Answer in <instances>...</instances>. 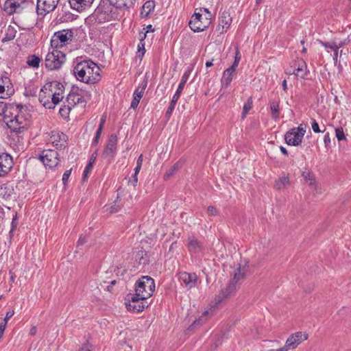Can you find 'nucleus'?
Returning <instances> with one entry per match:
<instances>
[{
    "label": "nucleus",
    "mask_w": 351,
    "mask_h": 351,
    "mask_svg": "<svg viewBox=\"0 0 351 351\" xmlns=\"http://www.w3.org/2000/svg\"><path fill=\"white\" fill-rule=\"evenodd\" d=\"M118 8L112 5L109 0H100L99 5L95 10L93 16L98 23L116 20L119 18Z\"/></svg>",
    "instance_id": "f257e3e1"
},
{
    "label": "nucleus",
    "mask_w": 351,
    "mask_h": 351,
    "mask_svg": "<svg viewBox=\"0 0 351 351\" xmlns=\"http://www.w3.org/2000/svg\"><path fill=\"white\" fill-rule=\"evenodd\" d=\"M155 290V282L152 278L143 276L139 278L135 284V295L132 298V301L138 300H147L150 298Z\"/></svg>",
    "instance_id": "f03ea898"
},
{
    "label": "nucleus",
    "mask_w": 351,
    "mask_h": 351,
    "mask_svg": "<svg viewBox=\"0 0 351 351\" xmlns=\"http://www.w3.org/2000/svg\"><path fill=\"white\" fill-rule=\"evenodd\" d=\"M91 96L90 91L73 85L66 96L65 103L69 104V105L73 108L76 105H82L84 107L87 102L91 99Z\"/></svg>",
    "instance_id": "7ed1b4c3"
},
{
    "label": "nucleus",
    "mask_w": 351,
    "mask_h": 351,
    "mask_svg": "<svg viewBox=\"0 0 351 351\" xmlns=\"http://www.w3.org/2000/svg\"><path fill=\"white\" fill-rule=\"evenodd\" d=\"M93 66L95 67V62L90 59L82 60V57H77L73 62V73L77 80L83 82L86 79L87 69Z\"/></svg>",
    "instance_id": "20e7f679"
},
{
    "label": "nucleus",
    "mask_w": 351,
    "mask_h": 351,
    "mask_svg": "<svg viewBox=\"0 0 351 351\" xmlns=\"http://www.w3.org/2000/svg\"><path fill=\"white\" fill-rule=\"evenodd\" d=\"M66 55L61 51L53 49V51L49 52L46 56L45 65L49 70H58L64 63Z\"/></svg>",
    "instance_id": "39448f33"
},
{
    "label": "nucleus",
    "mask_w": 351,
    "mask_h": 351,
    "mask_svg": "<svg viewBox=\"0 0 351 351\" xmlns=\"http://www.w3.org/2000/svg\"><path fill=\"white\" fill-rule=\"evenodd\" d=\"M34 5V0H6L3 5V10L7 14H20L25 9Z\"/></svg>",
    "instance_id": "423d86ee"
},
{
    "label": "nucleus",
    "mask_w": 351,
    "mask_h": 351,
    "mask_svg": "<svg viewBox=\"0 0 351 351\" xmlns=\"http://www.w3.org/2000/svg\"><path fill=\"white\" fill-rule=\"evenodd\" d=\"M73 34L71 29H62L53 34L51 39V47L58 49L65 46L68 40H72Z\"/></svg>",
    "instance_id": "0eeeda50"
},
{
    "label": "nucleus",
    "mask_w": 351,
    "mask_h": 351,
    "mask_svg": "<svg viewBox=\"0 0 351 351\" xmlns=\"http://www.w3.org/2000/svg\"><path fill=\"white\" fill-rule=\"evenodd\" d=\"M117 135L115 134H110L101 153V157L107 160L108 162H111L117 155Z\"/></svg>",
    "instance_id": "6e6552de"
},
{
    "label": "nucleus",
    "mask_w": 351,
    "mask_h": 351,
    "mask_svg": "<svg viewBox=\"0 0 351 351\" xmlns=\"http://www.w3.org/2000/svg\"><path fill=\"white\" fill-rule=\"evenodd\" d=\"M39 158L45 167L50 169L56 167L60 162L59 154L53 149L44 150L39 156Z\"/></svg>",
    "instance_id": "1a4fd4ad"
},
{
    "label": "nucleus",
    "mask_w": 351,
    "mask_h": 351,
    "mask_svg": "<svg viewBox=\"0 0 351 351\" xmlns=\"http://www.w3.org/2000/svg\"><path fill=\"white\" fill-rule=\"evenodd\" d=\"M208 19V18H206L205 21H203L202 15L199 13L195 12L192 16L189 25L191 29L194 32H203L210 24Z\"/></svg>",
    "instance_id": "9d476101"
},
{
    "label": "nucleus",
    "mask_w": 351,
    "mask_h": 351,
    "mask_svg": "<svg viewBox=\"0 0 351 351\" xmlns=\"http://www.w3.org/2000/svg\"><path fill=\"white\" fill-rule=\"evenodd\" d=\"M60 0H37L36 12L38 15L45 16L53 11Z\"/></svg>",
    "instance_id": "9b49d317"
},
{
    "label": "nucleus",
    "mask_w": 351,
    "mask_h": 351,
    "mask_svg": "<svg viewBox=\"0 0 351 351\" xmlns=\"http://www.w3.org/2000/svg\"><path fill=\"white\" fill-rule=\"evenodd\" d=\"M133 295H135V294L130 293L127 295L128 302H126L125 304L128 311L139 313L148 307L149 304L146 302V300H138L136 302L132 301Z\"/></svg>",
    "instance_id": "f8f14e48"
},
{
    "label": "nucleus",
    "mask_w": 351,
    "mask_h": 351,
    "mask_svg": "<svg viewBox=\"0 0 351 351\" xmlns=\"http://www.w3.org/2000/svg\"><path fill=\"white\" fill-rule=\"evenodd\" d=\"M13 167L12 156L7 153L0 154V177L8 174Z\"/></svg>",
    "instance_id": "ddd939ff"
},
{
    "label": "nucleus",
    "mask_w": 351,
    "mask_h": 351,
    "mask_svg": "<svg viewBox=\"0 0 351 351\" xmlns=\"http://www.w3.org/2000/svg\"><path fill=\"white\" fill-rule=\"evenodd\" d=\"M178 276L179 280L189 289L195 287L197 285V276L195 273L181 271L178 274Z\"/></svg>",
    "instance_id": "4468645a"
},
{
    "label": "nucleus",
    "mask_w": 351,
    "mask_h": 351,
    "mask_svg": "<svg viewBox=\"0 0 351 351\" xmlns=\"http://www.w3.org/2000/svg\"><path fill=\"white\" fill-rule=\"evenodd\" d=\"M86 79L82 82L88 84H94L101 80L100 68L95 62V67L93 66L87 69Z\"/></svg>",
    "instance_id": "2eb2a0df"
},
{
    "label": "nucleus",
    "mask_w": 351,
    "mask_h": 351,
    "mask_svg": "<svg viewBox=\"0 0 351 351\" xmlns=\"http://www.w3.org/2000/svg\"><path fill=\"white\" fill-rule=\"evenodd\" d=\"M95 0H69L71 8L77 12H83L90 8Z\"/></svg>",
    "instance_id": "dca6fc26"
},
{
    "label": "nucleus",
    "mask_w": 351,
    "mask_h": 351,
    "mask_svg": "<svg viewBox=\"0 0 351 351\" xmlns=\"http://www.w3.org/2000/svg\"><path fill=\"white\" fill-rule=\"evenodd\" d=\"M236 286L234 283H228L225 289H222L220 293L215 297V302L217 304H220L225 299L228 298L232 293L234 292Z\"/></svg>",
    "instance_id": "f3484780"
},
{
    "label": "nucleus",
    "mask_w": 351,
    "mask_h": 351,
    "mask_svg": "<svg viewBox=\"0 0 351 351\" xmlns=\"http://www.w3.org/2000/svg\"><path fill=\"white\" fill-rule=\"evenodd\" d=\"M51 138H53V144L56 149H62L66 147L68 136L65 134L57 132L56 134H53Z\"/></svg>",
    "instance_id": "a211bd4d"
},
{
    "label": "nucleus",
    "mask_w": 351,
    "mask_h": 351,
    "mask_svg": "<svg viewBox=\"0 0 351 351\" xmlns=\"http://www.w3.org/2000/svg\"><path fill=\"white\" fill-rule=\"evenodd\" d=\"M298 132H297L295 130H289L285 134V140L286 143L288 145L292 146H298L300 145L302 142L303 138H299V139H296V136H298Z\"/></svg>",
    "instance_id": "6ab92c4d"
},
{
    "label": "nucleus",
    "mask_w": 351,
    "mask_h": 351,
    "mask_svg": "<svg viewBox=\"0 0 351 351\" xmlns=\"http://www.w3.org/2000/svg\"><path fill=\"white\" fill-rule=\"evenodd\" d=\"M187 247L191 254H197L203 250L202 243L193 236L188 238Z\"/></svg>",
    "instance_id": "aec40b11"
},
{
    "label": "nucleus",
    "mask_w": 351,
    "mask_h": 351,
    "mask_svg": "<svg viewBox=\"0 0 351 351\" xmlns=\"http://www.w3.org/2000/svg\"><path fill=\"white\" fill-rule=\"evenodd\" d=\"M45 89H48V91L51 94H53L56 92V93L62 95L64 92V85L58 81H53L47 83L45 85Z\"/></svg>",
    "instance_id": "412c9836"
},
{
    "label": "nucleus",
    "mask_w": 351,
    "mask_h": 351,
    "mask_svg": "<svg viewBox=\"0 0 351 351\" xmlns=\"http://www.w3.org/2000/svg\"><path fill=\"white\" fill-rule=\"evenodd\" d=\"M219 26H221L222 27L221 33L226 32L227 29L230 27L232 23V18L230 16V13L227 11H223V12L221 13L219 17Z\"/></svg>",
    "instance_id": "4be33fe9"
},
{
    "label": "nucleus",
    "mask_w": 351,
    "mask_h": 351,
    "mask_svg": "<svg viewBox=\"0 0 351 351\" xmlns=\"http://www.w3.org/2000/svg\"><path fill=\"white\" fill-rule=\"evenodd\" d=\"M191 71H192V69L189 68V67L184 71V74L182 76V78H181L180 82L178 85V87L173 97H175L178 99L180 98L181 93L184 89V87L191 73Z\"/></svg>",
    "instance_id": "5701e85b"
},
{
    "label": "nucleus",
    "mask_w": 351,
    "mask_h": 351,
    "mask_svg": "<svg viewBox=\"0 0 351 351\" xmlns=\"http://www.w3.org/2000/svg\"><path fill=\"white\" fill-rule=\"evenodd\" d=\"M9 128L16 133H21L26 130L25 125L19 121V116L16 115L14 119H11L8 123Z\"/></svg>",
    "instance_id": "b1692460"
},
{
    "label": "nucleus",
    "mask_w": 351,
    "mask_h": 351,
    "mask_svg": "<svg viewBox=\"0 0 351 351\" xmlns=\"http://www.w3.org/2000/svg\"><path fill=\"white\" fill-rule=\"evenodd\" d=\"M308 73L306 63L302 59L300 60L298 67L294 69L293 73L301 78H305Z\"/></svg>",
    "instance_id": "393cba45"
},
{
    "label": "nucleus",
    "mask_w": 351,
    "mask_h": 351,
    "mask_svg": "<svg viewBox=\"0 0 351 351\" xmlns=\"http://www.w3.org/2000/svg\"><path fill=\"white\" fill-rule=\"evenodd\" d=\"M236 69L237 68L231 65L229 68L226 69L223 71L221 78V83L226 87H228L230 84L232 80V74L235 71Z\"/></svg>",
    "instance_id": "a878e982"
},
{
    "label": "nucleus",
    "mask_w": 351,
    "mask_h": 351,
    "mask_svg": "<svg viewBox=\"0 0 351 351\" xmlns=\"http://www.w3.org/2000/svg\"><path fill=\"white\" fill-rule=\"evenodd\" d=\"M51 98V93L48 91V89H45V86L40 89L38 99L40 104L45 108H48L49 103V99Z\"/></svg>",
    "instance_id": "bb28decb"
},
{
    "label": "nucleus",
    "mask_w": 351,
    "mask_h": 351,
    "mask_svg": "<svg viewBox=\"0 0 351 351\" xmlns=\"http://www.w3.org/2000/svg\"><path fill=\"white\" fill-rule=\"evenodd\" d=\"M155 8V1L154 0L147 1L143 5L141 11V15L143 18H147L149 16Z\"/></svg>",
    "instance_id": "cd10ccee"
},
{
    "label": "nucleus",
    "mask_w": 351,
    "mask_h": 351,
    "mask_svg": "<svg viewBox=\"0 0 351 351\" xmlns=\"http://www.w3.org/2000/svg\"><path fill=\"white\" fill-rule=\"evenodd\" d=\"M135 258L138 265H143V267L148 265L149 262L147 252L144 250L138 251Z\"/></svg>",
    "instance_id": "c85d7f7f"
},
{
    "label": "nucleus",
    "mask_w": 351,
    "mask_h": 351,
    "mask_svg": "<svg viewBox=\"0 0 351 351\" xmlns=\"http://www.w3.org/2000/svg\"><path fill=\"white\" fill-rule=\"evenodd\" d=\"M16 33V29L13 26L9 25L5 29V36L2 38L1 42L5 43L14 40Z\"/></svg>",
    "instance_id": "c756f323"
},
{
    "label": "nucleus",
    "mask_w": 351,
    "mask_h": 351,
    "mask_svg": "<svg viewBox=\"0 0 351 351\" xmlns=\"http://www.w3.org/2000/svg\"><path fill=\"white\" fill-rule=\"evenodd\" d=\"M269 105L271 117L274 120L277 121L279 119L280 115L279 101H270Z\"/></svg>",
    "instance_id": "7c9ffc66"
},
{
    "label": "nucleus",
    "mask_w": 351,
    "mask_h": 351,
    "mask_svg": "<svg viewBox=\"0 0 351 351\" xmlns=\"http://www.w3.org/2000/svg\"><path fill=\"white\" fill-rule=\"evenodd\" d=\"M299 345L298 341L291 335L287 339L285 345L280 348V351H287L290 349H295Z\"/></svg>",
    "instance_id": "2f4dec72"
},
{
    "label": "nucleus",
    "mask_w": 351,
    "mask_h": 351,
    "mask_svg": "<svg viewBox=\"0 0 351 351\" xmlns=\"http://www.w3.org/2000/svg\"><path fill=\"white\" fill-rule=\"evenodd\" d=\"M302 176L306 182L308 183V185L313 187L315 186L316 181L313 172L310 170H305L302 171Z\"/></svg>",
    "instance_id": "473e14b6"
},
{
    "label": "nucleus",
    "mask_w": 351,
    "mask_h": 351,
    "mask_svg": "<svg viewBox=\"0 0 351 351\" xmlns=\"http://www.w3.org/2000/svg\"><path fill=\"white\" fill-rule=\"evenodd\" d=\"M64 97L62 95H59L58 93H56V92L53 94L51 93V100L49 99V103L48 106V109H53L55 108V106L59 104Z\"/></svg>",
    "instance_id": "72a5a7b5"
},
{
    "label": "nucleus",
    "mask_w": 351,
    "mask_h": 351,
    "mask_svg": "<svg viewBox=\"0 0 351 351\" xmlns=\"http://www.w3.org/2000/svg\"><path fill=\"white\" fill-rule=\"evenodd\" d=\"M147 80L143 81V82L141 84V85L138 86L134 90V92L133 93V97L138 98L139 99H141V98L143 95L144 91L147 87Z\"/></svg>",
    "instance_id": "f704fd0d"
},
{
    "label": "nucleus",
    "mask_w": 351,
    "mask_h": 351,
    "mask_svg": "<svg viewBox=\"0 0 351 351\" xmlns=\"http://www.w3.org/2000/svg\"><path fill=\"white\" fill-rule=\"evenodd\" d=\"M73 107L69 104L64 102V105L60 108L59 114L64 119H67L69 116L70 111Z\"/></svg>",
    "instance_id": "c9c22d12"
},
{
    "label": "nucleus",
    "mask_w": 351,
    "mask_h": 351,
    "mask_svg": "<svg viewBox=\"0 0 351 351\" xmlns=\"http://www.w3.org/2000/svg\"><path fill=\"white\" fill-rule=\"evenodd\" d=\"M253 107V99L252 97H250L247 101L244 104L243 107V112L241 114V118L243 119L246 117V115L249 112V111Z\"/></svg>",
    "instance_id": "e433bc0d"
},
{
    "label": "nucleus",
    "mask_w": 351,
    "mask_h": 351,
    "mask_svg": "<svg viewBox=\"0 0 351 351\" xmlns=\"http://www.w3.org/2000/svg\"><path fill=\"white\" fill-rule=\"evenodd\" d=\"M40 62V58L36 55L29 56L27 58V64L33 68H38Z\"/></svg>",
    "instance_id": "4c0bfd02"
},
{
    "label": "nucleus",
    "mask_w": 351,
    "mask_h": 351,
    "mask_svg": "<svg viewBox=\"0 0 351 351\" xmlns=\"http://www.w3.org/2000/svg\"><path fill=\"white\" fill-rule=\"evenodd\" d=\"M2 84L0 85V97L3 98L5 95V87L8 88V92L10 90L9 84L10 80L8 77H3L1 78Z\"/></svg>",
    "instance_id": "58836bf2"
},
{
    "label": "nucleus",
    "mask_w": 351,
    "mask_h": 351,
    "mask_svg": "<svg viewBox=\"0 0 351 351\" xmlns=\"http://www.w3.org/2000/svg\"><path fill=\"white\" fill-rule=\"evenodd\" d=\"M289 184V178L288 176H282L276 181L275 187L277 189H281Z\"/></svg>",
    "instance_id": "ea45409f"
},
{
    "label": "nucleus",
    "mask_w": 351,
    "mask_h": 351,
    "mask_svg": "<svg viewBox=\"0 0 351 351\" xmlns=\"http://www.w3.org/2000/svg\"><path fill=\"white\" fill-rule=\"evenodd\" d=\"M178 99H179L175 97H172L170 104H169V106L166 111V113H165V117L167 119H169L170 117L171 116V114H172L173 110L175 109L176 105Z\"/></svg>",
    "instance_id": "a19ab883"
},
{
    "label": "nucleus",
    "mask_w": 351,
    "mask_h": 351,
    "mask_svg": "<svg viewBox=\"0 0 351 351\" xmlns=\"http://www.w3.org/2000/svg\"><path fill=\"white\" fill-rule=\"evenodd\" d=\"M119 202L120 200H119V197H117L113 204L106 208V210L109 211L110 213H116L119 212L121 206Z\"/></svg>",
    "instance_id": "79ce46f5"
},
{
    "label": "nucleus",
    "mask_w": 351,
    "mask_h": 351,
    "mask_svg": "<svg viewBox=\"0 0 351 351\" xmlns=\"http://www.w3.org/2000/svg\"><path fill=\"white\" fill-rule=\"evenodd\" d=\"M293 337L298 341V343H301L302 341L308 339V335L302 333V332H297L291 335Z\"/></svg>",
    "instance_id": "37998d69"
},
{
    "label": "nucleus",
    "mask_w": 351,
    "mask_h": 351,
    "mask_svg": "<svg viewBox=\"0 0 351 351\" xmlns=\"http://www.w3.org/2000/svg\"><path fill=\"white\" fill-rule=\"evenodd\" d=\"M244 276V274L241 272V267H239L238 269V271L236 272L234 275L233 278L231 280L230 283H234V285L236 286L237 282Z\"/></svg>",
    "instance_id": "c03bdc74"
},
{
    "label": "nucleus",
    "mask_w": 351,
    "mask_h": 351,
    "mask_svg": "<svg viewBox=\"0 0 351 351\" xmlns=\"http://www.w3.org/2000/svg\"><path fill=\"white\" fill-rule=\"evenodd\" d=\"M208 314V311H205L198 319H196L193 322V324H191V326L195 327L197 325L202 324L206 321Z\"/></svg>",
    "instance_id": "a18cd8bd"
},
{
    "label": "nucleus",
    "mask_w": 351,
    "mask_h": 351,
    "mask_svg": "<svg viewBox=\"0 0 351 351\" xmlns=\"http://www.w3.org/2000/svg\"><path fill=\"white\" fill-rule=\"evenodd\" d=\"M321 45L324 47L325 49H330L332 51L337 49V43L335 42L329 43V42H324L321 41Z\"/></svg>",
    "instance_id": "49530a36"
},
{
    "label": "nucleus",
    "mask_w": 351,
    "mask_h": 351,
    "mask_svg": "<svg viewBox=\"0 0 351 351\" xmlns=\"http://www.w3.org/2000/svg\"><path fill=\"white\" fill-rule=\"evenodd\" d=\"M241 60V53H240V51H239V49L238 48V47H237L235 48V56H234V60L232 64V66H234L235 68H237L239 65V63Z\"/></svg>",
    "instance_id": "de8ad7c7"
},
{
    "label": "nucleus",
    "mask_w": 351,
    "mask_h": 351,
    "mask_svg": "<svg viewBox=\"0 0 351 351\" xmlns=\"http://www.w3.org/2000/svg\"><path fill=\"white\" fill-rule=\"evenodd\" d=\"M336 137L338 141H343L346 139V136L342 128H337L335 129Z\"/></svg>",
    "instance_id": "09e8293b"
},
{
    "label": "nucleus",
    "mask_w": 351,
    "mask_h": 351,
    "mask_svg": "<svg viewBox=\"0 0 351 351\" xmlns=\"http://www.w3.org/2000/svg\"><path fill=\"white\" fill-rule=\"evenodd\" d=\"M292 130H295L297 132H298V136H296V139H299V138H303L306 132L305 128H303L302 125L298 128H293Z\"/></svg>",
    "instance_id": "8fccbe9b"
},
{
    "label": "nucleus",
    "mask_w": 351,
    "mask_h": 351,
    "mask_svg": "<svg viewBox=\"0 0 351 351\" xmlns=\"http://www.w3.org/2000/svg\"><path fill=\"white\" fill-rule=\"evenodd\" d=\"M93 345L88 341H86L82 345L80 351H93Z\"/></svg>",
    "instance_id": "3c124183"
},
{
    "label": "nucleus",
    "mask_w": 351,
    "mask_h": 351,
    "mask_svg": "<svg viewBox=\"0 0 351 351\" xmlns=\"http://www.w3.org/2000/svg\"><path fill=\"white\" fill-rule=\"evenodd\" d=\"M138 52V57L143 58L145 53V43H139L137 47Z\"/></svg>",
    "instance_id": "603ef678"
},
{
    "label": "nucleus",
    "mask_w": 351,
    "mask_h": 351,
    "mask_svg": "<svg viewBox=\"0 0 351 351\" xmlns=\"http://www.w3.org/2000/svg\"><path fill=\"white\" fill-rule=\"evenodd\" d=\"M178 164L176 163L168 171H167L165 174V178H168L173 175L175 171L178 169Z\"/></svg>",
    "instance_id": "864d4df0"
},
{
    "label": "nucleus",
    "mask_w": 351,
    "mask_h": 351,
    "mask_svg": "<svg viewBox=\"0 0 351 351\" xmlns=\"http://www.w3.org/2000/svg\"><path fill=\"white\" fill-rule=\"evenodd\" d=\"M207 213L210 216H217L219 215V211L215 206H209L207 208Z\"/></svg>",
    "instance_id": "5fc2aeb1"
},
{
    "label": "nucleus",
    "mask_w": 351,
    "mask_h": 351,
    "mask_svg": "<svg viewBox=\"0 0 351 351\" xmlns=\"http://www.w3.org/2000/svg\"><path fill=\"white\" fill-rule=\"evenodd\" d=\"M71 171H72V169H69V170H66V171L64 173V174H63V176H62V183H63V184H64V186H66V184H67L68 180H69V177H70V176H71Z\"/></svg>",
    "instance_id": "6e6d98bb"
},
{
    "label": "nucleus",
    "mask_w": 351,
    "mask_h": 351,
    "mask_svg": "<svg viewBox=\"0 0 351 351\" xmlns=\"http://www.w3.org/2000/svg\"><path fill=\"white\" fill-rule=\"evenodd\" d=\"M311 126H312V129L315 133L322 132V131L319 129L318 123L314 119H311ZM322 132H324V131H322Z\"/></svg>",
    "instance_id": "4d7b16f0"
},
{
    "label": "nucleus",
    "mask_w": 351,
    "mask_h": 351,
    "mask_svg": "<svg viewBox=\"0 0 351 351\" xmlns=\"http://www.w3.org/2000/svg\"><path fill=\"white\" fill-rule=\"evenodd\" d=\"M109 1L112 4L115 5V7L118 8L119 10H121V5H124V4H127L125 1L122 0H109Z\"/></svg>",
    "instance_id": "13d9d810"
},
{
    "label": "nucleus",
    "mask_w": 351,
    "mask_h": 351,
    "mask_svg": "<svg viewBox=\"0 0 351 351\" xmlns=\"http://www.w3.org/2000/svg\"><path fill=\"white\" fill-rule=\"evenodd\" d=\"M92 167L93 165H91L90 164H87V165L86 166L82 175V179L84 181H85L86 179L88 178V174L91 170Z\"/></svg>",
    "instance_id": "bf43d9fd"
},
{
    "label": "nucleus",
    "mask_w": 351,
    "mask_h": 351,
    "mask_svg": "<svg viewBox=\"0 0 351 351\" xmlns=\"http://www.w3.org/2000/svg\"><path fill=\"white\" fill-rule=\"evenodd\" d=\"M114 272L116 274L117 276H123L124 274L126 272V270L125 269H123L122 267H117L114 269Z\"/></svg>",
    "instance_id": "052dcab7"
},
{
    "label": "nucleus",
    "mask_w": 351,
    "mask_h": 351,
    "mask_svg": "<svg viewBox=\"0 0 351 351\" xmlns=\"http://www.w3.org/2000/svg\"><path fill=\"white\" fill-rule=\"evenodd\" d=\"M87 242V238L86 236L81 235L77 243V247H79L81 245H83L84 243Z\"/></svg>",
    "instance_id": "680f3d73"
},
{
    "label": "nucleus",
    "mask_w": 351,
    "mask_h": 351,
    "mask_svg": "<svg viewBox=\"0 0 351 351\" xmlns=\"http://www.w3.org/2000/svg\"><path fill=\"white\" fill-rule=\"evenodd\" d=\"M14 311L12 309V310L10 309L6 313L5 317L3 322L7 324L8 321L14 315Z\"/></svg>",
    "instance_id": "e2e57ef3"
},
{
    "label": "nucleus",
    "mask_w": 351,
    "mask_h": 351,
    "mask_svg": "<svg viewBox=\"0 0 351 351\" xmlns=\"http://www.w3.org/2000/svg\"><path fill=\"white\" fill-rule=\"evenodd\" d=\"M140 100L141 99L133 97V99H132L131 104H130V108H133V109H136L137 108V106H138Z\"/></svg>",
    "instance_id": "0e129e2a"
},
{
    "label": "nucleus",
    "mask_w": 351,
    "mask_h": 351,
    "mask_svg": "<svg viewBox=\"0 0 351 351\" xmlns=\"http://www.w3.org/2000/svg\"><path fill=\"white\" fill-rule=\"evenodd\" d=\"M324 142L326 147H328V146H330V138L329 132H326L325 134L324 137Z\"/></svg>",
    "instance_id": "69168bd1"
},
{
    "label": "nucleus",
    "mask_w": 351,
    "mask_h": 351,
    "mask_svg": "<svg viewBox=\"0 0 351 351\" xmlns=\"http://www.w3.org/2000/svg\"><path fill=\"white\" fill-rule=\"evenodd\" d=\"M25 95L36 96V88H25Z\"/></svg>",
    "instance_id": "338daca9"
},
{
    "label": "nucleus",
    "mask_w": 351,
    "mask_h": 351,
    "mask_svg": "<svg viewBox=\"0 0 351 351\" xmlns=\"http://www.w3.org/2000/svg\"><path fill=\"white\" fill-rule=\"evenodd\" d=\"M97 150H96L94 153L92 154L88 164H90L91 165H93V164L95 163V160L97 158Z\"/></svg>",
    "instance_id": "774afa93"
}]
</instances>
